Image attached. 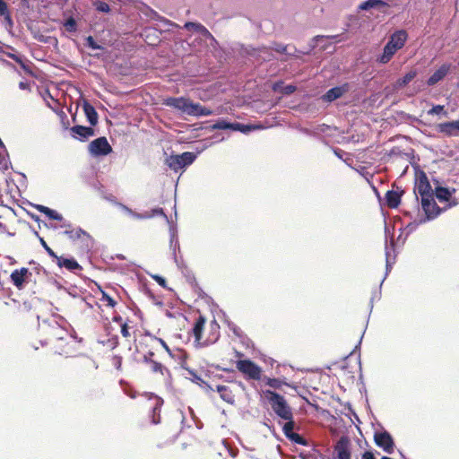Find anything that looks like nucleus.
<instances>
[{"label":"nucleus","mask_w":459,"mask_h":459,"mask_svg":"<svg viewBox=\"0 0 459 459\" xmlns=\"http://www.w3.org/2000/svg\"><path fill=\"white\" fill-rule=\"evenodd\" d=\"M263 126L253 124H242L239 122H230L223 117L218 118L215 122H203V151L212 146L213 143H221L229 135L228 133L219 132L212 134L213 130L221 131H238L242 134H249Z\"/></svg>","instance_id":"f257e3e1"},{"label":"nucleus","mask_w":459,"mask_h":459,"mask_svg":"<svg viewBox=\"0 0 459 459\" xmlns=\"http://www.w3.org/2000/svg\"><path fill=\"white\" fill-rule=\"evenodd\" d=\"M203 304H206L208 306L212 316V321L211 323L212 337H210L206 342H203V344H208V342L213 343L218 341V330L220 328L218 320L228 324L229 328L233 332L234 335L238 338V340H234V342H238L240 344H250L251 340L248 338V336L245 334L243 331L235 324L228 321L226 314L221 309H220L218 305H216L213 302L212 299L207 294H205L204 291Z\"/></svg>","instance_id":"f03ea898"},{"label":"nucleus","mask_w":459,"mask_h":459,"mask_svg":"<svg viewBox=\"0 0 459 459\" xmlns=\"http://www.w3.org/2000/svg\"><path fill=\"white\" fill-rule=\"evenodd\" d=\"M264 394L278 417L287 421L293 420L291 409L281 394L273 390H265Z\"/></svg>","instance_id":"7ed1b4c3"},{"label":"nucleus","mask_w":459,"mask_h":459,"mask_svg":"<svg viewBox=\"0 0 459 459\" xmlns=\"http://www.w3.org/2000/svg\"><path fill=\"white\" fill-rule=\"evenodd\" d=\"M457 204V201L454 200L449 202V204L444 207H439L434 196L425 197L421 199V208L425 213V217L421 218V221H429L437 217H438L443 212L446 211L448 208H452Z\"/></svg>","instance_id":"20e7f679"},{"label":"nucleus","mask_w":459,"mask_h":459,"mask_svg":"<svg viewBox=\"0 0 459 459\" xmlns=\"http://www.w3.org/2000/svg\"><path fill=\"white\" fill-rule=\"evenodd\" d=\"M321 459H351V442L348 436H342L333 445L331 455H323Z\"/></svg>","instance_id":"39448f33"},{"label":"nucleus","mask_w":459,"mask_h":459,"mask_svg":"<svg viewBox=\"0 0 459 459\" xmlns=\"http://www.w3.org/2000/svg\"><path fill=\"white\" fill-rule=\"evenodd\" d=\"M196 159L193 152H186L179 155H170L166 159V164L174 171H178L192 164Z\"/></svg>","instance_id":"423d86ee"},{"label":"nucleus","mask_w":459,"mask_h":459,"mask_svg":"<svg viewBox=\"0 0 459 459\" xmlns=\"http://www.w3.org/2000/svg\"><path fill=\"white\" fill-rule=\"evenodd\" d=\"M136 353L134 354V359L135 361H143L144 363H150L152 371L154 373L160 372L161 375H164V372H167L168 375H170L169 369H167L162 363L153 360L152 357L154 353L151 351L143 353L138 348L139 346H134Z\"/></svg>","instance_id":"0eeeda50"},{"label":"nucleus","mask_w":459,"mask_h":459,"mask_svg":"<svg viewBox=\"0 0 459 459\" xmlns=\"http://www.w3.org/2000/svg\"><path fill=\"white\" fill-rule=\"evenodd\" d=\"M237 368L246 376L247 379L259 380L261 378L262 368L254 361L247 359H238L236 363Z\"/></svg>","instance_id":"6e6552de"},{"label":"nucleus","mask_w":459,"mask_h":459,"mask_svg":"<svg viewBox=\"0 0 459 459\" xmlns=\"http://www.w3.org/2000/svg\"><path fill=\"white\" fill-rule=\"evenodd\" d=\"M164 103L187 115L198 114V105H194L189 100L185 98H168Z\"/></svg>","instance_id":"1a4fd4ad"},{"label":"nucleus","mask_w":459,"mask_h":459,"mask_svg":"<svg viewBox=\"0 0 459 459\" xmlns=\"http://www.w3.org/2000/svg\"><path fill=\"white\" fill-rule=\"evenodd\" d=\"M418 195H420L421 199L434 196L431 185L426 173L423 171H420L414 186V198L417 204L419 202Z\"/></svg>","instance_id":"9d476101"},{"label":"nucleus","mask_w":459,"mask_h":459,"mask_svg":"<svg viewBox=\"0 0 459 459\" xmlns=\"http://www.w3.org/2000/svg\"><path fill=\"white\" fill-rule=\"evenodd\" d=\"M33 273L26 267L15 269L12 272L10 279L12 283L18 289L22 290L26 285L34 281Z\"/></svg>","instance_id":"9b49d317"},{"label":"nucleus","mask_w":459,"mask_h":459,"mask_svg":"<svg viewBox=\"0 0 459 459\" xmlns=\"http://www.w3.org/2000/svg\"><path fill=\"white\" fill-rule=\"evenodd\" d=\"M89 152L94 156H106L112 152V147L105 136L91 141L88 146Z\"/></svg>","instance_id":"f8f14e48"},{"label":"nucleus","mask_w":459,"mask_h":459,"mask_svg":"<svg viewBox=\"0 0 459 459\" xmlns=\"http://www.w3.org/2000/svg\"><path fill=\"white\" fill-rule=\"evenodd\" d=\"M148 400L154 399V403L150 409L149 418L150 421L152 425H158L160 423V411L161 407L164 403V401L161 397L158 396L154 393H144L143 394Z\"/></svg>","instance_id":"ddd939ff"},{"label":"nucleus","mask_w":459,"mask_h":459,"mask_svg":"<svg viewBox=\"0 0 459 459\" xmlns=\"http://www.w3.org/2000/svg\"><path fill=\"white\" fill-rule=\"evenodd\" d=\"M148 400L154 399V403L150 409L149 418L150 421L152 425H158L160 423V411L161 407L164 403V401L161 397L158 396L154 393H144L143 394Z\"/></svg>","instance_id":"4468645a"},{"label":"nucleus","mask_w":459,"mask_h":459,"mask_svg":"<svg viewBox=\"0 0 459 459\" xmlns=\"http://www.w3.org/2000/svg\"><path fill=\"white\" fill-rule=\"evenodd\" d=\"M374 441L376 445L382 448L385 453L392 454L394 450V441L392 435L387 430L375 432Z\"/></svg>","instance_id":"2eb2a0df"},{"label":"nucleus","mask_w":459,"mask_h":459,"mask_svg":"<svg viewBox=\"0 0 459 459\" xmlns=\"http://www.w3.org/2000/svg\"><path fill=\"white\" fill-rule=\"evenodd\" d=\"M204 45L206 46V53H211L217 59L221 58V51L218 48V42L204 26H203Z\"/></svg>","instance_id":"dca6fc26"},{"label":"nucleus","mask_w":459,"mask_h":459,"mask_svg":"<svg viewBox=\"0 0 459 459\" xmlns=\"http://www.w3.org/2000/svg\"><path fill=\"white\" fill-rule=\"evenodd\" d=\"M351 89L348 82L339 86H334L329 89L325 94L322 95L321 100L325 103H331L347 93Z\"/></svg>","instance_id":"f3484780"},{"label":"nucleus","mask_w":459,"mask_h":459,"mask_svg":"<svg viewBox=\"0 0 459 459\" xmlns=\"http://www.w3.org/2000/svg\"><path fill=\"white\" fill-rule=\"evenodd\" d=\"M294 427H295V422L294 420H290V421H287L283 427H282V431H283V434L285 435V437L290 440L291 442L295 443V444H298V445H301V446H307L308 445V441L307 439H306L304 437H302L301 435L296 433L293 431L294 429Z\"/></svg>","instance_id":"a211bd4d"},{"label":"nucleus","mask_w":459,"mask_h":459,"mask_svg":"<svg viewBox=\"0 0 459 459\" xmlns=\"http://www.w3.org/2000/svg\"><path fill=\"white\" fill-rule=\"evenodd\" d=\"M437 131L446 137L459 136V119L446 121L437 126Z\"/></svg>","instance_id":"6ab92c4d"},{"label":"nucleus","mask_w":459,"mask_h":459,"mask_svg":"<svg viewBox=\"0 0 459 459\" xmlns=\"http://www.w3.org/2000/svg\"><path fill=\"white\" fill-rule=\"evenodd\" d=\"M385 275L388 274V273L390 272L391 268H392V265L394 263V256L392 258L391 256V250H394V238L393 236H391V239H390V246H388V237L390 235V232H389V229L387 228V226L385 225ZM386 276H385V278Z\"/></svg>","instance_id":"aec40b11"},{"label":"nucleus","mask_w":459,"mask_h":459,"mask_svg":"<svg viewBox=\"0 0 459 459\" xmlns=\"http://www.w3.org/2000/svg\"><path fill=\"white\" fill-rule=\"evenodd\" d=\"M70 132L74 138L82 142L86 141L95 134V130L92 126H74L70 128Z\"/></svg>","instance_id":"412c9836"},{"label":"nucleus","mask_w":459,"mask_h":459,"mask_svg":"<svg viewBox=\"0 0 459 459\" xmlns=\"http://www.w3.org/2000/svg\"><path fill=\"white\" fill-rule=\"evenodd\" d=\"M451 64H443L438 69H437L433 74H431L427 80L428 86H434L440 81H442L449 73L451 69Z\"/></svg>","instance_id":"4be33fe9"},{"label":"nucleus","mask_w":459,"mask_h":459,"mask_svg":"<svg viewBox=\"0 0 459 459\" xmlns=\"http://www.w3.org/2000/svg\"><path fill=\"white\" fill-rule=\"evenodd\" d=\"M408 39V34L404 30H399L394 31L387 40L388 44H391L394 48L400 50L405 45Z\"/></svg>","instance_id":"5701e85b"},{"label":"nucleus","mask_w":459,"mask_h":459,"mask_svg":"<svg viewBox=\"0 0 459 459\" xmlns=\"http://www.w3.org/2000/svg\"><path fill=\"white\" fill-rule=\"evenodd\" d=\"M54 261L60 268L65 267V269L71 272H74L75 270H82V266L74 258H66L64 256L57 255Z\"/></svg>","instance_id":"b1692460"},{"label":"nucleus","mask_w":459,"mask_h":459,"mask_svg":"<svg viewBox=\"0 0 459 459\" xmlns=\"http://www.w3.org/2000/svg\"><path fill=\"white\" fill-rule=\"evenodd\" d=\"M397 51L398 49L386 42L384 46L382 54L377 57V62L382 65L387 64Z\"/></svg>","instance_id":"393cba45"},{"label":"nucleus","mask_w":459,"mask_h":459,"mask_svg":"<svg viewBox=\"0 0 459 459\" xmlns=\"http://www.w3.org/2000/svg\"><path fill=\"white\" fill-rule=\"evenodd\" d=\"M82 109L91 126H95L98 124L99 116L94 107L87 100H84Z\"/></svg>","instance_id":"a878e982"},{"label":"nucleus","mask_w":459,"mask_h":459,"mask_svg":"<svg viewBox=\"0 0 459 459\" xmlns=\"http://www.w3.org/2000/svg\"><path fill=\"white\" fill-rule=\"evenodd\" d=\"M455 193V188H449L446 186H437L435 189V196L439 202H448L453 195Z\"/></svg>","instance_id":"bb28decb"},{"label":"nucleus","mask_w":459,"mask_h":459,"mask_svg":"<svg viewBox=\"0 0 459 459\" xmlns=\"http://www.w3.org/2000/svg\"><path fill=\"white\" fill-rule=\"evenodd\" d=\"M388 6L387 3L384 0H366L359 4V10L369 11L371 9L380 10L382 7Z\"/></svg>","instance_id":"cd10ccee"},{"label":"nucleus","mask_w":459,"mask_h":459,"mask_svg":"<svg viewBox=\"0 0 459 459\" xmlns=\"http://www.w3.org/2000/svg\"><path fill=\"white\" fill-rule=\"evenodd\" d=\"M385 199L388 207L397 208L401 203V195L394 190H388L385 193Z\"/></svg>","instance_id":"c85d7f7f"},{"label":"nucleus","mask_w":459,"mask_h":459,"mask_svg":"<svg viewBox=\"0 0 459 459\" xmlns=\"http://www.w3.org/2000/svg\"><path fill=\"white\" fill-rule=\"evenodd\" d=\"M9 184L5 180L4 187L0 189V205L2 206H9L10 204L14 203V197L8 191Z\"/></svg>","instance_id":"c756f323"},{"label":"nucleus","mask_w":459,"mask_h":459,"mask_svg":"<svg viewBox=\"0 0 459 459\" xmlns=\"http://www.w3.org/2000/svg\"><path fill=\"white\" fill-rule=\"evenodd\" d=\"M273 90L284 95H290L296 91L297 87L293 84H284L283 82L278 81L273 83Z\"/></svg>","instance_id":"7c9ffc66"},{"label":"nucleus","mask_w":459,"mask_h":459,"mask_svg":"<svg viewBox=\"0 0 459 459\" xmlns=\"http://www.w3.org/2000/svg\"><path fill=\"white\" fill-rule=\"evenodd\" d=\"M418 73L416 70H411L409 73H407L402 78H399L395 82V88L396 89H403L405 86H407L416 76Z\"/></svg>","instance_id":"2f4dec72"},{"label":"nucleus","mask_w":459,"mask_h":459,"mask_svg":"<svg viewBox=\"0 0 459 459\" xmlns=\"http://www.w3.org/2000/svg\"><path fill=\"white\" fill-rule=\"evenodd\" d=\"M35 208L41 213H44L45 215H47L51 220L59 221L63 220V217L61 214H59L55 210H52L47 206H44L41 204H37V205H35Z\"/></svg>","instance_id":"473e14b6"},{"label":"nucleus","mask_w":459,"mask_h":459,"mask_svg":"<svg viewBox=\"0 0 459 459\" xmlns=\"http://www.w3.org/2000/svg\"><path fill=\"white\" fill-rule=\"evenodd\" d=\"M360 347L355 345L353 350L344 357V360H347V363H351L353 360L355 363L360 366Z\"/></svg>","instance_id":"72a5a7b5"},{"label":"nucleus","mask_w":459,"mask_h":459,"mask_svg":"<svg viewBox=\"0 0 459 459\" xmlns=\"http://www.w3.org/2000/svg\"><path fill=\"white\" fill-rule=\"evenodd\" d=\"M65 234L73 240H76L81 238L83 236L89 237L86 231L82 230L81 228H74L71 230H67L65 231Z\"/></svg>","instance_id":"f704fd0d"},{"label":"nucleus","mask_w":459,"mask_h":459,"mask_svg":"<svg viewBox=\"0 0 459 459\" xmlns=\"http://www.w3.org/2000/svg\"><path fill=\"white\" fill-rule=\"evenodd\" d=\"M220 397L226 403L230 404H233L235 403V396L232 394V391L227 386L222 392L220 394Z\"/></svg>","instance_id":"c9c22d12"},{"label":"nucleus","mask_w":459,"mask_h":459,"mask_svg":"<svg viewBox=\"0 0 459 459\" xmlns=\"http://www.w3.org/2000/svg\"><path fill=\"white\" fill-rule=\"evenodd\" d=\"M255 54L262 58L263 61L270 60L272 57V52L268 48L263 47L255 50Z\"/></svg>","instance_id":"e433bc0d"},{"label":"nucleus","mask_w":459,"mask_h":459,"mask_svg":"<svg viewBox=\"0 0 459 459\" xmlns=\"http://www.w3.org/2000/svg\"><path fill=\"white\" fill-rule=\"evenodd\" d=\"M64 26L69 32H75L77 30V23L74 17H69L64 23Z\"/></svg>","instance_id":"4c0bfd02"},{"label":"nucleus","mask_w":459,"mask_h":459,"mask_svg":"<svg viewBox=\"0 0 459 459\" xmlns=\"http://www.w3.org/2000/svg\"><path fill=\"white\" fill-rule=\"evenodd\" d=\"M265 384L272 388L279 389L281 387L283 382L279 378L265 377Z\"/></svg>","instance_id":"58836bf2"},{"label":"nucleus","mask_w":459,"mask_h":459,"mask_svg":"<svg viewBox=\"0 0 459 459\" xmlns=\"http://www.w3.org/2000/svg\"><path fill=\"white\" fill-rule=\"evenodd\" d=\"M384 281H385V278L382 280V281L380 283V286H379V289L378 290H375L372 292L371 299H370V301H369L370 311H372L374 301L375 300H379L381 299V287H382V284H383Z\"/></svg>","instance_id":"ea45409f"},{"label":"nucleus","mask_w":459,"mask_h":459,"mask_svg":"<svg viewBox=\"0 0 459 459\" xmlns=\"http://www.w3.org/2000/svg\"><path fill=\"white\" fill-rule=\"evenodd\" d=\"M428 114L431 116L444 114L445 116H446L447 112L445 110V107L443 105H434L428 111Z\"/></svg>","instance_id":"a19ab883"},{"label":"nucleus","mask_w":459,"mask_h":459,"mask_svg":"<svg viewBox=\"0 0 459 459\" xmlns=\"http://www.w3.org/2000/svg\"><path fill=\"white\" fill-rule=\"evenodd\" d=\"M427 221H421V218L419 221H413L407 224L405 227V230H407V235L412 233L416 229L419 227V225L426 223Z\"/></svg>","instance_id":"79ce46f5"},{"label":"nucleus","mask_w":459,"mask_h":459,"mask_svg":"<svg viewBox=\"0 0 459 459\" xmlns=\"http://www.w3.org/2000/svg\"><path fill=\"white\" fill-rule=\"evenodd\" d=\"M289 48H290L289 45H283L281 43H277V44L274 45L273 49L276 52L281 53V54H286V55H289V56H293V53L289 52Z\"/></svg>","instance_id":"37998d69"},{"label":"nucleus","mask_w":459,"mask_h":459,"mask_svg":"<svg viewBox=\"0 0 459 459\" xmlns=\"http://www.w3.org/2000/svg\"><path fill=\"white\" fill-rule=\"evenodd\" d=\"M194 333L195 339L199 341L201 339V316H199L195 319V326H194Z\"/></svg>","instance_id":"c03bdc74"},{"label":"nucleus","mask_w":459,"mask_h":459,"mask_svg":"<svg viewBox=\"0 0 459 459\" xmlns=\"http://www.w3.org/2000/svg\"><path fill=\"white\" fill-rule=\"evenodd\" d=\"M0 232L1 233H5L9 236H14L15 235V230L14 229H10L7 224L0 221Z\"/></svg>","instance_id":"a18cd8bd"},{"label":"nucleus","mask_w":459,"mask_h":459,"mask_svg":"<svg viewBox=\"0 0 459 459\" xmlns=\"http://www.w3.org/2000/svg\"><path fill=\"white\" fill-rule=\"evenodd\" d=\"M186 369L192 376L191 381L193 383L198 385L199 386H201V375H199L196 371H195L193 369H190V368H186Z\"/></svg>","instance_id":"49530a36"},{"label":"nucleus","mask_w":459,"mask_h":459,"mask_svg":"<svg viewBox=\"0 0 459 459\" xmlns=\"http://www.w3.org/2000/svg\"><path fill=\"white\" fill-rule=\"evenodd\" d=\"M0 15L6 16L10 20L8 6L4 0H0Z\"/></svg>","instance_id":"de8ad7c7"},{"label":"nucleus","mask_w":459,"mask_h":459,"mask_svg":"<svg viewBox=\"0 0 459 459\" xmlns=\"http://www.w3.org/2000/svg\"><path fill=\"white\" fill-rule=\"evenodd\" d=\"M86 45L91 49H100L101 47L98 45L92 36H88L86 38Z\"/></svg>","instance_id":"09e8293b"},{"label":"nucleus","mask_w":459,"mask_h":459,"mask_svg":"<svg viewBox=\"0 0 459 459\" xmlns=\"http://www.w3.org/2000/svg\"><path fill=\"white\" fill-rule=\"evenodd\" d=\"M40 243L44 249L47 251V253L55 260L57 255L53 251V249L48 247V245L43 238H40Z\"/></svg>","instance_id":"8fccbe9b"},{"label":"nucleus","mask_w":459,"mask_h":459,"mask_svg":"<svg viewBox=\"0 0 459 459\" xmlns=\"http://www.w3.org/2000/svg\"><path fill=\"white\" fill-rule=\"evenodd\" d=\"M122 361H123V358L120 355L113 356V365L116 369H117V370L122 369Z\"/></svg>","instance_id":"3c124183"},{"label":"nucleus","mask_w":459,"mask_h":459,"mask_svg":"<svg viewBox=\"0 0 459 459\" xmlns=\"http://www.w3.org/2000/svg\"><path fill=\"white\" fill-rule=\"evenodd\" d=\"M188 412L191 415V418H192L193 421L195 422L196 428L198 429H201V425L199 423V419L197 418V416H196L195 411L193 410V408L190 407V406L188 407Z\"/></svg>","instance_id":"603ef678"},{"label":"nucleus","mask_w":459,"mask_h":459,"mask_svg":"<svg viewBox=\"0 0 459 459\" xmlns=\"http://www.w3.org/2000/svg\"><path fill=\"white\" fill-rule=\"evenodd\" d=\"M96 8L98 11H100L103 13H108L110 10L109 5L105 2H98Z\"/></svg>","instance_id":"864d4df0"},{"label":"nucleus","mask_w":459,"mask_h":459,"mask_svg":"<svg viewBox=\"0 0 459 459\" xmlns=\"http://www.w3.org/2000/svg\"><path fill=\"white\" fill-rule=\"evenodd\" d=\"M324 39H325V36H323V35L315 36L311 39L310 49L315 48L318 45L319 41H321Z\"/></svg>","instance_id":"5fc2aeb1"},{"label":"nucleus","mask_w":459,"mask_h":459,"mask_svg":"<svg viewBox=\"0 0 459 459\" xmlns=\"http://www.w3.org/2000/svg\"><path fill=\"white\" fill-rule=\"evenodd\" d=\"M102 300L107 302V305L111 307H114L117 304V302L110 296L105 293L103 294Z\"/></svg>","instance_id":"6e6d98bb"},{"label":"nucleus","mask_w":459,"mask_h":459,"mask_svg":"<svg viewBox=\"0 0 459 459\" xmlns=\"http://www.w3.org/2000/svg\"><path fill=\"white\" fill-rule=\"evenodd\" d=\"M8 168V160L4 154L0 152V169H6Z\"/></svg>","instance_id":"4d7b16f0"},{"label":"nucleus","mask_w":459,"mask_h":459,"mask_svg":"<svg viewBox=\"0 0 459 459\" xmlns=\"http://www.w3.org/2000/svg\"><path fill=\"white\" fill-rule=\"evenodd\" d=\"M333 153L340 160H343V156L346 154V152L343 150L340 149V148H334L333 149Z\"/></svg>","instance_id":"13d9d810"},{"label":"nucleus","mask_w":459,"mask_h":459,"mask_svg":"<svg viewBox=\"0 0 459 459\" xmlns=\"http://www.w3.org/2000/svg\"><path fill=\"white\" fill-rule=\"evenodd\" d=\"M361 459H377L374 453L371 451H365L361 455Z\"/></svg>","instance_id":"bf43d9fd"},{"label":"nucleus","mask_w":459,"mask_h":459,"mask_svg":"<svg viewBox=\"0 0 459 459\" xmlns=\"http://www.w3.org/2000/svg\"><path fill=\"white\" fill-rule=\"evenodd\" d=\"M153 279L162 287H165L166 286V280L161 277V276H159V275H155L153 276Z\"/></svg>","instance_id":"052dcab7"},{"label":"nucleus","mask_w":459,"mask_h":459,"mask_svg":"<svg viewBox=\"0 0 459 459\" xmlns=\"http://www.w3.org/2000/svg\"><path fill=\"white\" fill-rule=\"evenodd\" d=\"M185 27L187 30H190L191 28H195V30H200L201 29V26L198 23H195V22H186L185 24Z\"/></svg>","instance_id":"680f3d73"},{"label":"nucleus","mask_w":459,"mask_h":459,"mask_svg":"<svg viewBox=\"0 0 459 459\" xmlns=\"http://www.w3.org/2000/svg\"><path fill=\"white\" fill-rule=\"evenodd\" d=\"M124 393L130 398L132 399H135L138 395V394L136 392H129L127 390H124Z\"/></svg>","instance_id":"e2e57ef3"},{"label":"nucleus","mask_w":459,"mask_h":459,"mask_svg":"<svg viewBox=\"0 0 459 459\" xmlns=\"http://www.w3.org/2000/svg\"><path fill=\"white\" fill-rule=\"evenodd\" d=\"M19 87L22 90H30V83H28L26 82H20Z\"/></svg>","instance_id":"0e129e2a"},{"label":"nucleus","mask_w":459,"mask_h":459,"mask_svg":"<svg viewBox=\"0 0 459 459\" xmlns=\"http://www.w3.org/2000/svg\"><path fill=\"white\" fill-rule=\"evenodd\" d=\"M121 333L124 336H128L129 335V329L127 327L126 325H124L121 328Z\"/></svg>","instance_id":"69168bd1"},{"label":"nucleus","mask_w":459,"mask_h":459,"mask_svg":"<svg viewBox=\"0 0 459 459\" xmlns=\"http://www.w3.org/2000/svg\"><path fill=\"white\" fill-rule=\"evenodd\" d=\"M225 388H227L226 385H217L215 386V390L219 393V394L222 392V390H224Z\"/></svg>","instance_id":"338daca9"},{"label":"nucleus","mask_w":459,"mask_h":459,"mask_svg":"<svg viewBox=\"0 0 459 459\" xmlns=\"http://www.w3.org/2000/svg\"><path fill=\"white\" fill-rule=\"evenodd\" d=\"M299 456L302 458V459H316L314 455H304V454H300Z\"/></svg>","instance_id":"774afa93"}]
</instances>
